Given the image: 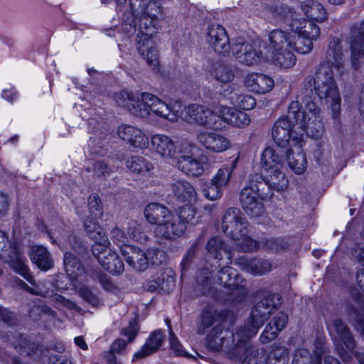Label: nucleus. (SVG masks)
Masks as SVG:
<instances>
[{
	"mask_svg": "<svg viewBox=\"0 0 364 364\" xmlns=\"http://www.w3.org/2000/svg\"><path fill=\"white\" fill-rule=\"evenodd\" d=\"M172 192L177 199L188 203L198 200V195L194 187L188 181L180 180L172 183Z\"/></svg>",
	"mask_w": 364,
	"mask_h": 364,
	"instance_id": "28",
	"label": "nucleus"
},
{
	"mask_svg": "<svg viewBox=\"0 0 364 364\" xmlns=\"http://www.w3.org/2000/svg\"><path fill=\"white\" fill-rule=\"evenodd\" d=\"M53 301L56 308H58V304H61L69 310H74L77 313H80L82 311V309L74 301L65 298L63 295L55 294L53 297Z\"/></svg>",
	"mask_w": 364,
	"mask_h": 364,
	"instance_id": "64",
	"label": "nucleus"
},
{
	"mask_svg": "<svg viewBox=\"0 0 364 364\" xmlns=\"http://www.w3.org/2000/svg\"><path fill=\"white\" fill-rule=\"evenodd\" d=\"M283 159L273 149L266 148L261 156V164L262 168L267 172L268 175H273V183L278 188H282L288 186V179L285 174L281 171Z\"/></svg>",
	"mask_w": 364,
	"mask_h": 364,
	"instance_id": "7",
	"label": "nucleus"
},
{
	"mask_svg": "<svg viewBox=\"0 0 364 364\" xmlns=\"http://www.w3.org/2000/svg\"><path fill=\"white\" fill-rule=\"evenodd\" d=\"M212 272L208 269H200L196 275L195 291L197 294L209 295L213 293Z\"/></svg>",
	"mask_w": 364,
	"mask_h": 364,
	"instance_id": "33",
	"label": "nucleus"
},
{
	"mask_svg": "<svg viewBox=\"0 0 364 364\" xmlns=\"http://www.w3.org/2000/svg\"><path fill=\"white\" fill-rule=\"evenodd\" d=\"M217 116L211 109L196 104L186 108L185 119L189 123L213 127L216 125Z\"/></svg>",
	"mask_w": 364,
	"mask_h": 364,
	"instance_id": "12",
	"label": "nucleus"
},
{
	"mask_svg": "<svg viewBox=\"0 0 364 364\" xmlns=\"http://www.w3.org/2000/svg\"><path fill=\"white\" fill-rule=\"evenodd\" d=\"M305 105L304 111L306 118L311 117L312 118L320 117L321 108L318 102L321 100L316 95L313 86V80L309 78L305 87L303 86L297 96Z\"/></svg>",
	"mask_w": 364,
	"mask_h": 364,
	"instance_id": "13",
	"label": "nucleus"
},
{
	"mask_svg": "<svg viewBox=\"0 0 364 364\" xmlns=\"http://www.w3.org/2000/svg\"><path fill=\"white\" fill-rule=\"evenodd\" d=\"M178 168L187 176L197 177L203 173L202 164L195 158H183L177 161Z\"/></svg>",
	"mask_w": 364,
	"mask_h": 364,
	"instance_id": "39",
	"label": "nucleus"
},
{
	"mask_svg": "<svg viewBox=\"0 0 364 364\" xmlns=\"http://www.w3.org/2000/svg\"><path fill=\"white\" fill-rule=\"evenodd\" d=\"M248 223L245 219L241 215V218H239L235 223H232V228L230 227H225L223 228V232L227 236L230 237L234 240L240 241L243 237L248 235Z\"/></svg>",
	"mask_w": 364,
	"mask_h": 364,
	"instance_id": "45",
	"label": "nucleus"
},
{
	"mask_svg": "<svg viewBox=\"0 0 364 364\" xmlns=\"http://www.w3.org/2000/svg\"><path fill=\"white\" fill-rule=\"evenodd\" d=\"M250 338H244L240 344L245 346V350L237 357H230L231 359H242V364H264L267 356L263 350H259L250 343Z\"/></svg>",
	"mask_w": 364,
	"mask_h": 364,
	"instance_id": "24",
	"label": "nucleus"
},
{
	"mask_svg": "<svg viewBox=\"0 0 364 364\" xmlns=\"http://www.w3.org/2000/svg\"><path fill=\"white\" fill-rule=\"evenodd\" d=\"M309 26L311 31L305 29L302 34H291L290 48L303 54L311 52L313 48V41L318 37L320 28L312 22H309Z\"/></svg>",
	"mask_w": 364,
	"mask_h": 364,
	"instance_id": "11",
	"label": "nucleus"
},
{
	"mask_svg": "<svg viewBox=\"0 0 364 364\" xmlns=\"http://www.w3.org/2000/svg\"><path fill=\"white\" fill-rule=\"evenodd\" d=\"M231 50L233 55L240 63L249 66L257 64L263 58L261 51H257L250 43L242 38L235 40Z\"/></svg>",
	"mask_w": 364,
	"mask_h": 364,
	"instance_id": "9",
	"label": "nucleus"
},
{
	"mask_svg": "<svg viewBox=\"0 0 364 364\" xmlns=\"http://www.w3.org/2000/svg\"><path fill=\"white\" fill-rule=\"evenodd\" d=\"M325 353L326 347L321 342L315 346L314 356L306 348L297 349L294 354L292 364H322V356Z\"/></svg>",
	"mask_w": 364,
	"mask_h": 364,
	"instance_id": "25",
	"label": "nucleus"
},
{
	"mask_svg": "<svg viewBox=\"0 0 364 364\" xmlns=\"http://www.w3.org/2000/svg\"><path fill=\"white\" fill-rule=\"evenodd\" d=\"M279 301V296L269 294L256 303L250 317L249 321L240 328L246 338H252L258 329L267 321L270 314L276 309Z\"/></svg>",
	"mask_w": 364,
	"mask_h": 364,
	"instance_id": "5",
	"label": "nucleus"
},
{
	"mask_svg": "<svg viewBox=\"0 0 364 364\" xmlns=\"http://www.w3.org/2000/svg\"><path fill=\"white\" fill-rule=\"evenodd\" d=\"M63 262L66 273L72 279L77 280L80 276L84 274L83 265L78 258L71 252H66L64 254Z\"/></svg>",
	"mask_w": 364,
	"mask_h": 364,
	"instance_id": "37",
	"label": "nucleus"
},
{
	"mask_svg": "<svg viewBox=\"0 0 364 364\" xmlns=\"http://www.w3.org/2000/svg\"><path fill=\"white\" fill-rule=\"evenodd\" d=\"M117 134L119 138L135 148L143 149L148 144V138L140 129L134 127L122 124L118 127Z\"/></svg>",
	"mask_w": 364,
	"mask_h": 364,
	"instance_id": "21",
	"label": "nucleus"
},
{
	"mask_svg": "<svg viewBox=\"0 0 364 364\" xmlns=\"http://www.w3.org/2000/svg\"><path fill=\"white\" fill-rule=\"evenodd\" d=\"M33 264L42 271H48L54 267V259L48 250L43 245H33L28 252Z\"/></svg>",
	"mask_w": 364,
	"mask_h": 364,
	"instance_id": "19",
	"label": "nucleus"
},
{
	"mask_svg": "<svg viewBox=\"0 0 364 364\" xmlns=\"http://www.w3.org/2000/svg\"><path fill=\"white\" fill-rule=\"evenodd\" d=\"M201 191L205 198L210 200H216L223 196V188L212 181L203 183Z\"/></svg>",
	"mask_w": 364,
	"mask_h": 364,
	"instance_id": "54",
	"label": "nucleus"
},
{
	"mask_svg": "<svg viewBox=\"0 0 364 364\" xmlns=\"http://www.w3.org/2000/svg\"><path fill=\"white\" fill-rule=\"evenodd\" d=\"M134 18H138V26L141 30L136 37V49L148 65L153 70H156L160 65L159 51L156 42L151 38V34L142 31L143 28L148 30L151 27L155 28L156 22L143 15H138Z\"/></svg>",
	"mask_w": 364,
	"mask_h": 364,
	"instance_id": "4",
	"label": "nucleus"
},
{
	"mask_svg": "<svg viewBox=\"0 0 364 364\" xmlns=\"http://www.w3.org/2000/svg\"><path fill=\"white\" fill-rule=\"evenodd\" d=\"M348 316L355 328L364 336V318L362 317L358 309L353 306H350L348 311Z\"/></svg>",
	"mask_w": 364,
	"mask_h": 364,
	"instance_id": "60",
	"label": "nucleus"
},
{
	"mask_svg": "<svg viewBox=\"0 0 364 364\" xmlns=\"http://www.w3.org/2000/svg\"><path fill=\"white\" fill-rule=\"evenodd\" d=\"M220 284L230 289H237L243 286L244 279L234 268L227 266L223 267L217 274Z\"/></svg>",
	"mask_w": 364,
	"mask_h": 364,
	"instance_id": "27",
	"label": "nucleus"
},
{
	"mask_svg": "<svg viewBox=\"0 0 364 364\" xmlns=\"http://www.w3.org/2000/svg\"><path fill=\"white\" fill-rule=\"evenodd\" d=\"M309 78L313 80L314 92L320 99H325L330 103L333 117H338L341 112V97L338 85L334 78L333 70L328 65H321L316 73V76H307L303 82L304 87Z\"/></svg>",
	"mask_w": 364,
	"mask_h": 364,
	"instance_id": "2",
	"label": "nucleus"
},
{
	"mask_svg": "<svg viewBox=\"0 0 364 364\" xmlns=\"http://www.w3.org/2000/svg\"><path fill=\"white\" fill-rule=\"evenodd\" d=\"M242 213L237 208H229L225 213L222 220V229L225 227L232 228V223L241 218Z\"/></svg>",
	"mask_w": 364,
	"mask_h": 364,
	"instance_id": "57",
	"label": "nucleus"
},
{
	"mask_svg": "<svg viewBox=\"0 0 364 364\" xmlns=\"http://www.w3.org/2000/svg\"><path fill=\"white\" fill-rule=\"evenodd\" d=\"M301 9L306 16L312 21L322 22L327 19L326 10L318 1H309V4L302 5Z\"/></svg>",
	"mask_w": 364,
	"mask_h": 364,
	"instance_id": "38",
	"label": "nucleus"
},
{
	"mask_svg": "<svg viewBox=\"0 0 364 364\" xmlns=\"http://www.w3.org/2000/svg\"><path fill=\"white\" fill-rule=\"evenodd\" d=\"M121 254L124 257L127 263L133 269L143 272L148 268L146 253L139 247L134 245L124 247Z\"/></svg>",
	"mask_w": 364,
	"mask_h": 364,
	"instance_id": "23",
	"label": "nucleus"
},
{
	"mask_svg": "<svg viewBox=\"0 0 364 364\" xmlns=\"http://www.w3.org/2000/svg\"><path fill=\"white\" fill-rule=\"evenodd\" d=\"M79 296L86 302L92 306H97L101 305L100 298L90 289L89 287L84 286L82 287L79 291Z\"/></svg>",
	"mask_w": 364,
	"mask_h": 364,
	"instance_id": "61",
	"label": "nucleus"
},
{
	"mask_svg": "<svg viewBox=\"0 0 364 364\" xmlns=\"http://www.w3.org/2000/svg\"><path fill=\"white\" fill-rule=\"evenodd\" d=\"M29 316L35 321L40 320L43 316H48L51 319H55L57 313L47 305H34L29 311Z\"/></svg>",
	"mask_w": 364,
	"mask_h": 364,
	"instance_id": "50",
	"label": "nucleus"
},
{
	"mask_svg": "<svg viewBox=\"0 0 364 364\" xmlns=\"http://www.w3.org/2000/svg\"><path fill=\"white\" fill-rule=\"evenodd\" d=\"M210 73L216 80L223 83L231 82L235 77V68L222 61L215 63Z\"/></svg>",
	"mask_w": 364,
	"mask_h": 364,
	"instance_id": "35",
	"label": "nucleus"
},
{
	"mask_svg": "<svg viewBox=\"0 0 364 364\" xmlns=\"http://www.w3.org/2000/svg\"><path fill=\"white\" fill-rule=\"evenodd\" d=\"M165 336L161 330L154 331L141 348L135 353V358H144L156 352L161 346Z\"/></svg>",
	"mask_w": 364,
	"mask_h": 364,
	"instance_id": "30",
	"label": "nucleus"
},
{
	"mask_svg": "<svg viewBox=\"0 0 364 364\" xmlns=\"http://www.w3.org/2000/svg\"><path fill=\"white\" fill-rule=\"evenodd\" d=\"M268 355L271 356L273 360L275 358L279 360V362L282 363H288L289 352L284 346H275Z\"/></svg>",
	"mask_w": 364,
	"mask_h": 364,
	"instance_id": "62",
	"label": "nucleus"
},
{
	"mask_svg": "<svg viewBox=\"0 0 364 364\" xmlns=\"http://www.w3.org/2000/svg\"><path fill=\"white\" fill-rule=\"evenodd\" d=\"M338 337L334 339V343L338 354L345 363H349L353 360L351 354H354L356 342L348 326L341 319L333 321Z\"/></svg>",
	"mask_w": 364,
	"mask_h": 364,
	"instance_id": "6",
	"label": "nucleus"
},
{
	"mask_svg": "<svg viewBox=\"0 0 364 364\" xmlns=\"http://www.w3.org/2000/svg\"><path fill=\"white\" fill-rule=\"evenodd\" d=\"M244 333L240 328L235 333L225 329L222 324L215 326L207 336L206 346L210 350L219 351L225 348L229 357H237L245 346L240 344Z\"/></svg>",
	"mask_w": 364,
	"mask_h": 364,
	"instance_id": "3",
	"label": "nucleus"
},
{
	"mask_svg": "<svg viewBox=\"0 0 364 364\" xmlns=\"http://www.w3.org/2000/svg\"><path fill=\"white\" fill-rule=\"evenodd\" d=\"M16 247L13 245L8 237V235L0 230V258L6 259L11 257L16 252Z\"/></svg>",
	"mask_w": 364,
	"mask_h": 364,
	"instance_id": "53",
	"label": "nucleus"
},
{
	"mask_svg": "<svg viewBox=\"0 0 364 364\" xmlns=\"http://www.w3.org/2000/svg\"><path fill=\"white\" fill-rule=\"evenodd\" d=\"M326 55L328 65L335 68L340 73L345 72L344 50L340 38L330 37Z\"/></svg>",
	"mask_w": 364,
	"mask_h": 364,
	"instance_id": "15",
	"label": "nucleus"
},
{
	"mask_svg": "<svg viewBox=\"0 0 364 364\" xmlns=\"http://www.w3.org/2000/svg\"><path fill=\"white\" fill-rule=\"evenodd\" d=\"M306 114L304 111L301 110V105L299 101L291 102L288 107V112L286 117H282L287 119L288 122L291 124L294 127L295 124H299L301 128V122H306Z\"/></svg>",
	"mask_w": 364,
	"mask_h": 364,
	"instance_id": "47",
	"label": "nucleus"
},
{
	"mask_svg": "<svg viewBox=\"0 0 364 364\" xmlns=\"http://www.w3.org/2000/svg\"><path fill=\"white\" fill-rule=\"evenodd\" d=\"M127 167L130 171L144 174L152 169V164L144 156H132L129 157L126 162Z\"/></svg>",
	"mask_w": 364,
	"mask_h": 364,
	"instance_id": "46",
	"label": "nucleus"
},
{
	"mask_svg": "<svg viewBox=\"0 0 364 364\" xmlns=\"http://www.w3.org/2000/svg\"><path fill=\"white\" fill-rule=\"evenodd\" d=\"M232 104L240 109L250 110L256 105L255 99L250 95L233 93L230 97Z\"/></svg>",
	"mask_w": 364,
	"mask_h": 364,
	"instance_id": "49",
	"label": "nucleus"
},
{
	"mask_svg": "<svg viewBox=\"0 0 364 364\" xmlns=\"http://www.w3.org/2000/svg\"><path fill=\"white\" fill-rule=\"evenodd\" d=\"M197 139L200 144L214 153L225 151L231 146L226 136L215 132H201L198 134Z\"/></svg>",
	"mask_w": 364,
	"mask_h": 364,
	"instance_id": "16",
	"label": "nucleus"
},
{
	"mask_svg": "<svg viewBox=\"0 0 364 364\" xmlns=\"http://www.w3.org/2000/svg\"><path fill=\"white\" fill-rule=\"evenodd\" d=\"M236 264L242 269L251 273L255 276L263 275L272 269V264L269 261L261 258H248L240 257L236 261Z\"/></svg>",
	"mask_w": 364,
	"mask_h": 364,
	"instance_id": "22",
	"label": "nucleus"
},
{
	"mask_svg": "<svg viewBox=\"0 0 364 364\" xmlns=\"http://www.w3.org/2000/svg\"><path fill=\"white\" fill-rule=\"evenodd\" d=\"M290 38H291V34H289L287 31L274 29L269 33V48L271 51L283 50L285 48H290Z\"/></svg>",
	"mask_w": 364,
	"mask_h": 364,
	"instance_id": "31",
	"label": "nucleus"
},
{
	"mask_svg": "<svg viewBox=\"0 0 364 364\" xmlns=\"http://www.w3.org/2000/svg\"><path fill=\"white\" fill-rule=\"evenodd\" d=\"M144 213L148 223L156 226H159L172 213L164 205L156 203L148 204Z\"/></svg>",
	"mask_w": 364,
	"mask_h": 364,
	"instance_id": "29",
	"label": "nucleus"
},
{
	"mask_svg": "<svg viewBox=\"0 0 364 364\" xmlns=\"http://www.w3.org/2000/svg\"><path fill=\"white\" fill-rule=\"evenodd\" d=\"M8 258L10 259L11 268L23 277L30 284H34L35 279L31 274L28 267L26 264V257L19 254L17 248L12 257Z\"/></svg>",
	"mask_w": 364,
	"mask_h": 364,
	"instance_id": "36",
	"label": "nucleus"
},
{
	"mask_svg": "<svg viewBox=\"0 0 364 364\" xmlns=\"http://www.w3.org/2000/svg\"><path fill=\"white\" fill-rule=\"evenodd\" d=\"M117 102L119 106L124 107L136 117L145 118L151 111L156 115L168 120H173L175 118L167 104L148 92L141 93L139 99L131 95L127 92H121L117 97Z\"/></svg>",
	"mask_w": 364,
	"mask_h": 364,
	"instance_id": "1",
	"label": "nucleus"
},
{
	"mask_svg": "<svg viewBox=\"0 0 364 364\" xmlns=\"http://www.w3.org/2000/svg\"><path fill=\"white\" fill-rule=\"evenodd\" d=\"M234 167V165L223 166L217 171L211 181L222 188L225 187L229 183Z\"/></svg>",
	"mask_w": 364,
	"mask_h": 364,
	"instance_id": "52",
	"label": "nucleus"
},
{
	"mask_svg": "<svg viewBox=\"0 0 364 364\" xmlns=\"http://www.w3.org/2000/svg\"><path fill=\"white\" fill-rule=\"evenodd\" d=\"M253 193L254 191L250 188L248 183L241 191L240 201L242 208L247 215L251 217H258L264 213V206L262 203L258 201Z\"/></svg>",
	"mask_w": 364,
	"mask_h": 364,
	"instance_id": "18",
	"label": "nucleus"
},
{
	"mask_svg": "<svg viewBox=\"0 0 364 364\" xmlns=\"http://www.w3.org/2000/svg\"><path fill=\"white\" fill-rule=\"evenodd\" d=\"M273 175H267V178L259 173H254L250 176L249 184L250 188L254 191V194L259 197L261 200H269L274 195V191L278 192L283 191L287 186L282 188H278L276 185L273 183Z\"/></svg>",
	"mask_w": 364,
	"mask_h": 364,
	"instance_id": "8",
	"label": "nucleus"
},
{
	"mask_svg": "<svg viewBox=\"0 0 364 364\" xmlns=\"http://www.w3.org/2000/svg\"><path fill=\"white\" fill-rule=\"evenodd\" d=\"M127 233L134 240L141 244L146 243L149 239L148 235L144 232L141 225L135 220H132L129 223Z\"/></svg>",
	"mask_w": 364,
	"mask_h": 364,
	"instance_id": "51",
	"label": "nucleus"
},
{
	"mask_svg": "<svg viewBox=\"0 0 364 364\" xmlns=\"http://www.w3.org/2000/svg\"><path fill=\"white\" fill-rule=\"evenodd\" d=\"M261 242L264 247L275 252L282 251L287 247V243L282 238L263 239Z\"/></svg>",
	"mask_w": 364,
	"mask_h": 364,
	"instance_id": "59",
	"label": "nucleus"
},
{
	"mask_svg": "<svg viewBox=\"0 0 364 364\" xmlns=\"http://www.w3.org/2000/svg\"><path fill=\"white\" fill-rule=\"evenodd\" d=\"M291 48H285L283 50L272 51V60L279 68H289L296 63V57L291 50Z\"/></svg>",
	"mask_w": 364,
	"mask_h": 364,
	"instance_id": "42",
	"label": "nucleus"
},
{
	"mask_svg": "<svg viewBox=\"0 0 364 364\" xmlns=\"http://www.w3.org/2000/svg\"><path fill=\"white\" fill-rule=\"evenodd\" d=\"M111 240L115 243L120 249V252H122V248L124 247H129L127 244L129 242L127 235L117 226H115L111 230Z\"/></svg>",
	"mask_w": 364,
	"mask_h": 364,
	"instance_id": "58",
	"label": "nucleus"
},
{
	"mask_svg": "<svg viewBox=\"0 0 364 364\" xmlns=\"http://www.w3.org/2000/svg\"><path fill=\"white\" fill-rule=\"evenodd\" d=\"M245 85L252 92L264 94L272 90L274 81L267 75L253 73L245 77Z\"/></svg>",
	"mask_w": 364,
	"mask_h": 364,
	"instance_id": "20",
	"label": "nucleus"
},
{
	"mask_svg": "<svg viewBox=\"0 0 364 364\" xmlns=\"http://www.w3.org/2000/svg\"><path fill=\"white\" fill-rule=\"evenodd\" d=\"M97 250V257L99 263L102 267L112 274H121L124 270V265L122 260L112 250L105 247H95L94 252Z\"/></svg>",
	"mask_w": 364,
	"mask_h": 364,
	"instance_id": "14",
	"label": "nucleus"
},
{
	"mask_svg": "<svg viewBox=\"0 0 364 364\" xmlns=\"http://www.w3.org/2000/svg\"><path fill=\"white\" fill-rule=\"evenodd\" d=\"M206 249L215 259H221L222 253H226L230 263L232 262V255L220 237L215 236L210 238L207 242Z\"/></svg>",
	"mask_w": 364,
	"mask_h": 364,
	"instance_id": "43",
	"label": "nucleus"
},
{
	"mask_svg": "<svg viewBox=\"0 0 364 364\" xmlns=\"http://www.w3.org/2000/svg\"><path fill=\"white\" fill-rule=\"evenodd\" d=\"M186 230V226L177 215L171 213L168 218L154 229L155 236L160 239L174 240L181 236Z\"/></svg>",
	"mask_w": 364,
	"mask_h": 364,
	"instance_id": "10",
	"label": "nucleus"
},
{
	"mask_svg": "<svg viewBox=\"0 0 364 364\" xmlns=\"http://www.w3.org/2000/svg\"><path fill=\"white\" fill-rule=\"evenodd\" d=\"M289 21H290V31H288L289 34H302L304 30L305 29L311 31V28H309V23L307 26V23L303 19L291 18Z\"/></svg>",
	"mask_w": 364,
	"mask_h": 364,
	"instance_id": "63",
	"label": "nucleus"
},
{
	"mask_svg": "<svg viewBox=\"0 0 364 364\" xmlns=\"http://www.w3.org/2000/svg\"><path fill=\"white\" fill-rule=\"evenodd\" d=\"M294 126L282 117L278 119L272 127V137L280 147H286L290 141Z\"/></svg>",
	"mask_w": 364,
	"mask_h": 364,
	"instance_id": "26",
	"label": "nucleus"
},
{
	"mask_svg": "<svg viewBox=\"0 0 364 364\" xmlns=\"http://www.w3.org/2000/svg\"><path fill=\"white\" fill-rule=\"evenodd\" d=\"M206 41L214 50L220 54L225 55L230 51V45L227 32L220 25H213L208 27Z\"/></svg>",
	"mask_w": 364,
	"mask_h": 364,
	"instance_id": "17",
	"label": "nucleus"
},
{
	"mask_svg": "<svg viewBox=\"0 0 364 364\" xmlns=\"http://www.w3.org/2000/svg\"><path fill=\"white\" fill-rule=\"evenodd\" d=\"M87 206L90 214L95 218H100L103 215L101 200L97 194H92L88 197Z\"/></svg>",
	"mask_w": 364,
	"mask_h": 364,
	"instance_id": "55",
	"label": "nucleus"
},
{
	"mask_svg": "<svg viewBox=\"0 0 364 364\" xmlns=\"http://www.w3.org/2000/svg\"><path fill=\"white\" fill-rule=\"evenodd\" d=\"M286 159L289 168L296 174L302 173L306 168L307 161L306 156L301 151L294 153L288 149L285 151Z\"/></svg>",
	"mask_w": 364,
	"mask_h": 364,
	"instance_id": "41",
	"label": "nucleus"
},
{
	"mask_svg": "<svg viewBox=\"0 0 364 364\" xmlns=\"http://www.w3.org/2000/svg\"><path fill=\"white\" fill-rule=\"evenodd\" d=\"M151 144L159 154L166 158H171L176 152L173 140L166 135L156 134L153 136Z\"/></svg>",
	"mask_w": 364,
	"mask_h": 364,
	"instance_id": "32",
	"label": "nucleus"
},
{
	"mask_svg": "<svg viewBox=\"0 0 364 364\" xmlns=\"http://www.w3.org/2000/svg\"><path fill=\"white\" fill-rule=\"evenodd\" d=\"M84 228L87 235L96 242V247H101L109 245V241L105 235L100 224L95 220L87 219L84 221Z\"/></svg>",
	"mask_w": 364,
	"mask_h": 364,
	"instance_id": "34",
	"label": "nucleus"
},
{
	"mask_svg": "<svg viewBox=\"0 0 364 364\" xmlns=\"http://www.w3.org/2000/svg\"><path fill=\"white\" fill-rule=\"evenodd\" d=\"M301 129L304 130L308 136L314 139L321 137L324 132V126L321 117H309L306 122H301Z\"/></svg>",
	"mask_w": 364,
	"mask_h": 364,
	"instance_id": "44",
	"label": "nucleus"
},
{
	"mask_svg": "<svg viewBox=\"0 0 364 364\" xmlns=\"http://www.w3.org/2000/svg\"><path fill=\"white\" fill-rule=\"evenodd\" d=\"M351 64L355 70L360 68V60L364 56V36L353 35L350 37Z\"/></svg>",
	"mask_w": 364,
	"mask_h": 364,
	"instance_id": "40",
	"label": "nucleus"
},
{
	"mask_svg": "<svg viewBox=\"0 0 364 364\" xmlns=\"http://www.w3.org/2000/svg\"><path fill=\"white\" fill-rule=\"evenodd\" d=\"M165 321L168 327L171 353L176 356L188 357V353L186 351L172 330L170 319L166 318Z\"/></svg>",
	"mask_w": 364,
	"mask_h": 364,
	"instance_id": "48",
	"label": "nucleus"
},
{
	"mask_svg": "<svg viewBox=\"0 0 364 364\" xmlns=\"http://www.w3.org/2000/svg\"><path fill=\"white\" fill-rule=\"evenodd\" d=\"M146 258L148 260V266L149 264L159 266L165 262L166 259L165 252L159 248L149 249L146 253Z\"/></svg>",
	"mask_w": 364,
	"mask_h": 364,
	"instance_id": "56",
	"label": "nucleus"
}]
</instances>
